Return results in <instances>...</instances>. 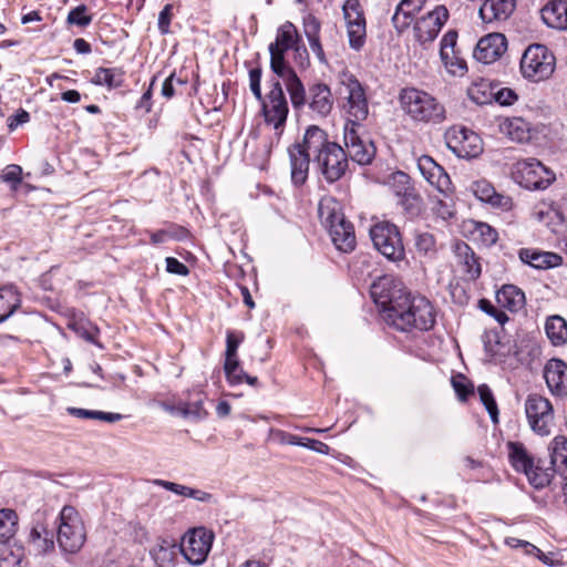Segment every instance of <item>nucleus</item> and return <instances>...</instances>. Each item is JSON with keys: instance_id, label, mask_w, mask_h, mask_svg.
Listing matches in <instances>:
<instances>
[{"instance_id": "nucleus-1", "label": "nucleus", "mask_w": 567, "mask_h": 567, "mask_svg": "<svg viewBox=\"0 0 567 567\" xmlns=\"http://www.w3.org/2000/svg\"><path fill=\"white\" fill-rule=\"evenodd\" d=\"M436 313L434 307L423 296H412L410 292L401 301H395L392 309H388L383 320L402 332L412 330L429 331L435 324Z\"/></svg>"}, {"instance_id": "nucleus-2", "label": "nucleus", "mask_w": 567, "mask_h": 567, "mask_svg": "<svg viewBox=\"0 0 567 567\" xmlns=\"http://www.w3.org/2000/svg\"><path fill=\"white\" fill-rule=\"evenodd\" d=\"M399 101L402 110L415 122L441 124L446 118L444 105L425 91L404 87Z\"/></svg>"}, {"instance_id": "nucleus-3", "label": "nucleus", "mask_w": 567, "mask_h": 567, "mask_svg": "<svg viewBox=\"0 0 567 567\" xmlns=\"http://www.w3.org/2000/svg\"><path fill=\"white\" fill-rule=\"evenodd\" d=\"M56 540L63 551L76 553L85 543L86 533L80 514L73 506H63L59 515Z\"/></svg>"}, {"instance_id": "nucleus-4", "label": "nucleus", "mask_w": 567, "mask_h": 567, "mask_svg": "<svg viewBox=\"0 0 567 567\" xmlns=\"http://www.w3.org/2000/svg\"><path fill=\"white\" fill-rule=\"evenodd\" d=\"M556 66L553 52L544 44L529 45L520 60V71L525 79L539 82L548 79Z\"/></svg>"}, {"instance_id": "nucleus-5", "label": "nucleus", "mask_w": 567, "mask_h": 567, "mask_svg": "<svg viewBox=\"0 0 567 567\" xmlns=\"http://www.w3.org/2000/svg\"><path fill=\"white\" fill-rule=\"evenodd\" d=\"M260 102L265 123L272 126L278 142L285 131L289 113L288 102L279 80H272L270 91Z\"/></svg>"}, {"instance_id": "nucleus-6", "label": "nucleus", "mask_w": 567, "mask_h": 567, "mask_svg": "<svg viewBox=\"0 0 567 567\" xmlns=\"http://www.w3.org/2000/svg\"><path fill=\"white\" fill-rule=\"evenodd\" d=\"M370 237L375 249L393 262L405 258V249L399 228L389 221L375 224L370 229Z\"/></svg>"}, {"instance_id": "nucleus-7", "label": "nucleus", "mask_w": 567, "mask_h": 567, "mask_svg": "<svg viewBox=\"0 0 567 567\" xmlns=\"http://www.w3.org/2000/svg\"><path fill=\"white\" fill-rule=\"evenodd\" d=\"M512 176L527 189H546L555 181V174L536 158L517 161L513 165Z\"/></svg>"}, {"instance_id": "nucleus-8", "label": "nucleus", "mask_w": 567, "mask_h": 567, "mask_svg": "<svg viewBox=\"0 0 567 567\" xmlns=\"http://www.w3.org/2000/svg\"><path fill=\"white\" fill-rule=\"evenodd\" d=\"M525 414L530 430L539 435L547 436L554 425V409L551 402L537 393L527 395L525 400Z\"/></svg>"}, {"instance_id": "nucleus-9", "label": "nucleus", "mask_w": 567, "mask_h": 567, "mask_svg": "<svg viewBox=\"0 0 567 567\" xmlns=\"http://www.w3.org/2000/svg\"><path fill=\"white\" fill-rule=\"evenodd\" d=\"M269 53L271 71L284 80L292 107L299 111L300 106L306 101L303 83L297 75L296 71L286 62V52L269 49Z\"/></svg>"}, {"instance_id": "nucleus-10", "label": "nucleus", "mask_w": 567, "mask_h": 567, "mask_svg": "<svg viewBox=\"0 0 567 567\" xmlns=\"http://www.w3.org/2000/svg\"><path fill=\"white\" fill-rule=\"evenodd\" d=\"M269 53L271 71L284 80L292 107L299 111L300 106L306 101L303 83L297 75L296 71L286 62V52L269 49Z\"/></svg>"}, {"instance_id": "nucleus-11", "label": "nucleus", "mask_w": 567, "mask_h": 567, "mask_svg": "<svg viewBox=\"0 0 567 567\" xmlns=\"http://www.w3.org/2000/svg\"><path fill=\"white\" fill-rule=\"evenodd\" d=\"M360 128L355 124H344L343 142L347 158L364 166L372 163L377 148L370 138L360 134Z\"/></svg>"}, {"instance_id": "nucleus-12", "label": "nucleus", "mask_w": 567, "mask_h": 567, "mask_svg": "<svg viewBox=\"0 0 567 567\" xmlns=\"http://www.w3.org/2000/svg\"><path fill=\"white\" fill-rule=\"evenodd\" d=\"M449 150L460 158L476 157L482 152L480 136L464 126H452L445 132Z\"/></svg>"}, {"instance_id": "nucleus-13", "label": "nucleus", "mask_w": 567, "mask_h": 567, "mask_svg": "<svg viewBox=\"0 0 567 567\" xmlns=\"http://www.w3.org/2000/svg\"><path fill=\"white\" fill-rule=\"evenodd\" d=\"M313 163L329 184L341 179L348 169L346 151L338 143L329 145L326 152L315 156Z\"/></svg>"}, {"instance_id": "nucleus-14", "label": "nucleus", "mask_w": 567, "mask_h": 567, "mask_svg": "<svg viewBox=\"0 0 567 567\" xmlns=\"http://www.w3.org/2000/svg\"><path fill=\"white\" fill-rule=\"evenodd\" d=\"M214 534L205 527L194 528L188 532L181 545V551L192 565L203 564L213 545Z\"/></svg>"}, {"instance_id": "nucleus-15", "label": "nucleus", "mask_w": 567, "mask_h": 567, "mask_svg": "<svg viewBox=\"0 0 567 567\" xmlns=\"http://www.w3.org/2000/svg\"><path fill=\"white\" fill-rule=\"evenodd\" d=\"M343 18L347 24L349 45L359 51L365 43L367 23L359 0H346L342 6Z\"/></svg>"}, {"instance_id": "nucleus-16", "label": "nucleus", "mask_w": 567, "mask_h": 567, "mask_svg": "<svg viewBox=\"0 0 567 567\" xmlns=\"http://www.w3.org/2000/svg\"><path fill=\"white\" fill-rule=\"evenodd\" d=\"M447 19L449 10L446 7L436 6L432 11L415 21L413 27L415 40L422 45L433 42Z\"/></svg>"}, {"instance_id": "nucleus-17", "label": "nucleus", "mask_w": 567, "mask_h": 567, "mask_svg": "<svg viewBox=\"0 0 567 567\" xmlns=\"http://www.w3.org/2000/svg\"><path fill=\"white\" fill-rule=\"evenodd\" d=\"M347 104L344 105L348 114L346 124H355L361 127V122L368 117L369 105L365 91L362 84L353 76H350L346 83Z\"/></svg>"}, {"instance_id": "nucleus-18", "label": "nucleus", "mask_w": 567, "mask_h": 567, "mask_svg": "<svg viewBox=\"0 0 567 567\" xmlns=\"http://www.w3.org/2000/svg\"><path fill=\"white\" fill-rule=\"evenodd\" d=\"M370 293L374 302L380 307L382 317L388 309H392L395 301H401L408 293L400 282L389 276L378 278L370 288Z\"/></svg>"}, {"instance_id": "nucleus-19", "label": "nucleus", "mask_w": 567, "mask_h": 567, "mask_svg": "<svg viewBox=\"0 0 567 567\" xmlns=\"http://www.w3.org/2000/svg\"><path fill=\"white\" fill-rule=\"evenodd\" d=\"M305 103L299 110L308 105L309 110L319 117L328 116L333 107V96L326 83H313L305 89Z\"/></svg>"}, {"instance_id": "nucleus-20", "label": "nucleus", "mask_w": 567, "mask_h": 567, "mask_svg": "<svg viewBox=\"0 0 567 567\" xmlns=\"http://www.w3.org/2000/svg\"><path fill=\"white\" fill-rule=\"evenodd\" d=\"M507 50L506 37L502 33H489L480 39L473 56L484 64L497 61Z\"/></svg>"}, {"instance_id": "nucleus-21", "label": "nucleus", "mask_w": 567, "mask_h": 567, "mask_svg": "<svg viewBox=\"0 0 567 567\" xmlns=\"http://www.w3.org/2000/svg\"><path fill=\"white\" fill-rule=\"evenodd\" d=\"M417 167L422 176L443 195L452 193V182L445 169L431 156L422 155L417 159Z\"/></svg>"}, {"instance_id": "nucleus-22", "label": "nucleus", "mask_w": 567, "mask_h": 567, "mask_svg": "<svg viewBox=\"0 0 567 567\" xmlns=\"http://www.w3.org/2000/svg\"><path fill=\"white\" fill-rule=\"evenodd\" d=\"M546 384L556 396L567 395V363L561 359H550L544 368Z\"/></svg>"}, {"instance_id": "nucleus-23", "label": "nucleus", "mask_w": 567, "mask_h": 567, "mask_svg": "<svg viewBox=\"0 0 567 567\" xmlns=\"http://www.w3.org/2000/svg\"><path fill=\"white\" fill-rule=\"evenodd\" d=\"M269 49L287 52L293 50L298 54H308L297 28L290 21L285 22L277 29L276 40L269 44Z\"/></svg>"}, {"instance_id": "nucleus-24", "label": "nucleus", "mask_w": 567, "mask_h": 567, "mask_svg": "<svg viewBox=\"0 0 567 567\" xmlns=\"http://www.w3.org/2000/svg\"><path fill=\"white\" fill-rule=\"evenodd\" d=\"M515 0H484L478 14L484 23L506 21L515 10Z\"/></svg>"}, {"instance_id": "nucleus-25", "label": "nucleus", "mask_w": 567, "mask_h": 567, "mask_svg": "<svg viewBox=\"0 0 567 567\" xmlns=\"http://www.w3.org/2000/svg\"><path fill=\"white\" fill-rule=\"evenodd\" d=\"M290 159L291 181L296 186L303 185L308 178L310 154L299 145L292 144L288 148Z\"/></svg>"}, {"instance_id": "nucleus-26", "label": "nucleus", "mask_w": 567, "mask_h": 567, "mask_svg": "<svg viewBox=\"0 0 567 567\" xmlns=\"http://www.w3.org/2000/svg\"><path fill=\"white\" fill-rule=\"evenodd\" d=\"M454 252L462 271L468 280L475 281L482 274L480 258L474 250L464 241L455 244Z\"/></svg>"}, {"instance_id": "nucleus-27", "label": "nucleus", "mask_w": 567, "mask_h": 567, "mask_svg": "<svg viewBox=\"0 0 567 567\" xmlns=\"http://www.w3.org/2000/svg\"><path fill=\"white\" fill-rule=\"evenodd\" d=\"M390 185L393 193L401 198V204L406 210L414 209V203L419 200L414 187L411 184V178L404 172L398 171L390 176Z\"/></svg>"}, {"instance_id": "nucleus-28", "label": "nucleus", "mask_w": 567, "mask_h": 567, "mask_svg": "<svg viewBox=\"0 0 567 567\" xmlns=\"http://www.w3.org/2000/svg\"><path fill=\"white\" fill-rule=\"evenodd\" d=\"M518 256L523 262L536 269H550L563 264V258L558 254L534 248H522Z\"/></svg>"}, {"instance_id": "nucleus-29", "label": "nucleus", "mask_w": 567, "mask_h": 567, "mask_svg": "<svg viewBox=\"0 0 567 567\" xmlns=\"http://www.w3.org/2000/svg\"><path fill=\"white\" fill-rule=\"evenodd\" d=\"M336 248L342 252H350L355 247L353 225L344 219L327 228Z\"/></svg>"}, {"instance_id": "nucleus-30", "label": "nucleus", "mask_w": 567, "mask_h": 567, "mask_svg": "<svg viewBox=\"0 0 567 567\" xmlns=\"http://www.w3.org/2000/svg\"><path fill=\"white\" fill-rule=\"evenodd\" d=\"M298 143L305 152H308L310 155L313 154L315 157L326 152V148L336 142L329 141L327 132L319 126L310 125L306 130L302 141Z\"/></svg>"}, {"instance_id": "nucleus-31", "label": "nucleus", "mask_w": 567, "mask_h": 567, "mask_svg": "<svg viewBox=\"0 0 567 567\" xmlns=\"http://www.w3.org/2000/svg\"><path fill=\"white\" fill-rule=\"evenodd\" d=\"M303 32L309 42L311 51L316 54L321 64H327V58L320 41L321 23L312 13H308L302 19Z\"/></svg>"}, {"instance_id": "nucleus-32", "label": "nucleus", "mask_w": 567, "mask_h": 567, "mask_svg": "<svg viewBox=\"0 0 567 567\" xmlns=\"http://www.w3.org/2000/svg\"><path fill=\"white\" fill-rule=\"evenodd\" d=\"M206 394L200 390H193L187 393V399L181 400L183 408V419L199 422L208 416V411L204 406Z\"/></svg>"}, {"instance_id": "nucleus-33", "label": "nucleus", "mask_w": 567, "mask_h": 567, "mask_svg": "<svg viewBox=\"0 0 567 567\" xmlns=\"http://www.w3.org/2000/svg\"><path fill=\"white\" fill-rule=\"evenodd\" d=\"M542 19L546 25L557 30H567V0H555L542 9Z\"/></svg>"}, {"instance_id": "nucleus-34", "label": "nucleus", "mask_w": 567, "mask_h": 567, "mask_svg": "<svg viewBox=\"0 0 567 567\" xmlns=\"http://www.w3.org/2000/svg\"><path fill=\"white\" fill-rule=\"evenodd\" d=\"M28 543L37 554H45L54 548V535L42 523L32 525Z\"/></svg>"}, {"instance_id": "nucleus-35", "label": "nucleus", "mask_w": 567, "mask_h": 567, "mask_svg": "<svg viewBox=\"0 0 567 567\" xmlns=\"http://www.w3.org/2000/svg\"><path fill=\"white\" fill-rule=\"evenodd\" d=\"M550 464L557 473L567 480V437L563 435L555 436L548 445Z\"/></svg>"}, {"instance_id": "nucleus-36", "label": "nucleus", "mask_w": 567, "mask_h": 567, "mask_svg": "<svg viewBox=\"0 0 567 567\" xmlns=\"http://www.w3.org/2000/svg\"><path fill=\"white\" fill-rule=\"evenodd\" d=\"M497 303L511 312H517L525 306V293L514 285H504L496 292Z\"/></svg>"}, {"instance_id": "nucleus-37", "label": "nucleus", "mask_w": 567, "mask_h": 567, "mask_svg": "<svg viewBox=\"0 0 567 567\" xmlns=\"http://www.w3.org/2000/svg\"><path fill=\"white\" fill-rule=\"evenodd\" d=\"M508 451V460L511 465L516 472H522L525 475L530 471L534 457L528 453L522 442L509 441L506 444Z\"/></svg>"}, {"instance_id": "nucleus-38", "label": "nucleus", "mask_w": 567, "mask_h": 567, "mask_svg": "<svg viewBox=\"0 0 567 567\" xmlns=\"http://www.w3.org/2000/svg\"><path fill=\"white\" fill-rule=\"evenodd\" d=\"M318 216L326 228L346 218L341 210L340 203L332 196H323L320 199L318 204Z\"/></svg>"}, {"instance_id": "nucleus-39", "label": "nucleus", "mask_w": 567, "mask_h": 567, "mask_svg": "<svg viewBox=\"0 0 567 567\" xmlns=\"http://www.w3.org/2000/svg\"><path fill=\"white\" fill-rule=\"evenodd\" d=\"M473 194L477 199L488 203L494 207H505L509 198L498 194L494 186L486 179L476 181L472 184Z\"/></svg>"}, {"instance_id": "nucleus-40", "label": "nucleus", "mask_w": 567, "mask_h": 567, "mask_svg": "<svg viewBox=\"0 0 567 567\" xmlns=\"http://www.w3.org/2000/svg\"><path fill=\"white\" fill-rule=\"evenodd\" d=\"M21 305V297L12 285L0 288V323L6 321Z\"/></svg>"}, {"instance_id": "nucleus-41", "label": "nucleus", "mask_w": 567, "mask_h": 567, "mask_svg": "<svg viewBox=\"0 0 567 567\" xmlns=\"http://www.w3.org/2000/svg\"><path fill=\"white\" fill-rule=\"evenodd\" d=\"M557 473L556 468L550 464V466H543L542 462L533 463L530 471L527 472L526 477L529 484L536 489H542L548 486Z\"/></svg>"}, {"instance_id": "nucleus-42", "label": "nucleus", "mask_w": 567, "mask_h": 567, "mask_svg": "<svg viewBox=\"0 0 567 567\" xmlns=\"http://www.w3.org/2000/svg\"><path fill=\"white\" fill-rule=\"evenodd\" d=\"M545 331L554 346H560L567 341V322L560 316L548 317L545 322Z\"/></svg>"}, {"instance_id": "nucleus-43", "label": "nucleus", "mask_w": 567, "mask_h": 567, "mask_svg": "<svg viewBox=\"0 0 567 567\" xmlns=\"http://www.w3.org/2000/svg\"><path fill=\"white\" fill-rule=\"evenodd\" d=\"M414 246L420 256L429 259H434L439 251L435 236L426 230L415 231Z\"/></svg>"}, {"instance_id": "nucleus-44", "label": "nucleus", "mask_w": 567, "mask_h": 567, "mask_svg": "<svg viewBox=\"0 0 567 567\" xmlns=\"http://www.w3.org/2000/svg\"><path fill=\"white\" fill-rule=\"evenodd\" d=\"M91 82L95 85L116 89L123 84V73L114 68H97Z\"/></svg>"}, {"instance_id": "nucleus-45", "label": "nucleus", "mask_w": 567, "mask_h": 567, "mask_svg": "<svg viewBox=\"0 0 567 567\" xmlns=\"http://www.w3.org/2000/svg\"><path fill=\"white\" fill-rule=\"evenodd\" d=\"M467 95L477 105L489 104L495 96L494 86L491 82L481 80L468 87Z\"/></svg>"}, {"instance_id": "nucleus-46", "label": "nucleus", "mask_w": 567, "mask_h": 567, "mask_svg": "<svg viewBox=\"0 0 567 567\" xmlns=\"http://www.w3.org/2000/svg\"><path fill=\"white\" fill-rule=\"evenodd\" d=\"M18 515L11 508L0 509V543H7L17 533Z\"/></svg>"}, {"instance_id": "nucleus-47", "label": "nucleus", "mask_w": 567, "mask_h": 567, "mask_svg": "<svg viewBox=\"0 0 567 567\" xmlns=\"http://www.w3.org/2000/svg\"><path fill=\"white\" fill-rule=\"evenodd\" d=\"M66 412L75 417L79 419H93L99 421H104L107 423H115L121 421L124 415L121 413H113V412H103V411H95V410H86L81 408H68Z\"/></svg>"}, {"instance_id": "nucleus-48", "label": "nucleus", "mask_w": 567, "mask_h": 567, "mask_svg": "<svg viewBox=\"0 0 567 567\" xmlns=\"http://www.w3.org/2000/svg\"><path fill=\"white\" fill-rule=\"evenodd\" d=\"M477 392L480 400L488 412L492 422L497 424L499 411L491 388L487 384H481L477 388Z\"/></svg>"}, {"instance_id": "nucleus-49", "label": "nucleus", "mask_w": 567, "mask_h": 567, "mask_svg": "<svg viewBox=\"0 0 567 567\" xmlns=\"http://www.w3.org/2000/svg\"><path fill=\"white\" fill-rule=\"evenodd\" d=\"M285 442L290 445L307 447L321 454H327L329 452V446L326 443L315 439L300 437L293 434H287L285 437Z\"/></svg>"}, {"instance_id": "nucleus-50", "label": "nucleus", "mask_w": 567, "mask_h": 567, "mask_svg": "<svg viewBox=\"0 0 567 567\" xmlns=\"http://www.w3.org/2000/svg\"><path fill=\"white\" fill-rule=\"evenodd\" d=\"M2 182L10 184L11 190H18L22 182V167L16 164L8 165L0 175Z\"/></svg>"}, {"instance_id": "nucleus-51", "label": "nucleus", "mask_w": 567, "mask_h": 567, "mask_svg": "<svg viewBox=\"0 0 567 567\" xmlns=\"http://www.w3.org/2000/svg\"><path fill=\"white\" fill-rule=\"evenodd\" d=\"M66 21L70 24L85 28L92 22V16L87 14L85 4H80L69 12Z\"/></svg>"}, {"instance_id": "nucleus-52", "label": "nucleus", "mask_w": 567, "mask_h": 567, "mask_svg": "<svg viewBox=\"0 0 567 567\" xmlns=\"http://www.w3.org/2000/svg\"><path fill=\"white\" fill-rule=\"evenodd\" d=\"M446 71L455 76H463L467 71L465 60L456 55V52L450 53L446 60H442Z\"/></svg>"}, {"instance_id": "nucleus-53", "label": "nucleus", "mask_w": 567, "mask_h": 567, "mask_svg": "<svg viewBox=\"0 0 567 567\" xmlns=\"http://www.w3.org/2000/svg\"><path fill=\"white\" fill-rule=\"evenodd\" d=\"M245 339L243 331L227 330L225 357H236L240 343Z\"/></svg>"}, {"instance_id": "nucleus-54", "label": "nucleus", "mask_w": 567, "mask_h": 567, "mask_svg": "<svg viewBox=\"0 0 567 567\" xmlns=\"http://www.w3.org/2000/svg\"><path fill=\"white\" fill-rule=\"evenodd\" d=\"M457 41V32L449 30L441 39L440 56L441 60H446L450 53L455 52Z\"/></svg>"}, {"instance_id": "nucleus-55", "label": "nucleus", "mask_w": 567, "mask_h": 567, "mask_svg": "<svg viewBox=\"0 0 567 567\" xmlns=\"http://www.w3.org/2000/svg\"><path fill=\"white\" fill-rule=\"evenodd\" d=\"M494 94L495 96L493 101H495L502 106L513 105L518 99L516 92L509 87L496 89L494 86Z\"/></svg>"}, {"instance_id": "nucleus-56", "label": "nucleus", "mask_w": 567, "mask_h": 567, "mask_svg": "<svg viewBox=\"0 0 567 567\" xmlns=\"http://www.w3.org/2000/svg\"><path fill=\"white\" fill-rule=\"evenodd\" d=\"M478 308L486 315L493 317L499 324H504L508 321V317L502 310H498L489 300L481 299L478 301Z\"/></svg>"}, {"instance_id": "nucleus-57", "label": "nucleus", "mask_w": 567, "mask_h": 567, "mask_svg": "<svg viewBox=\"0 0 567 567\" xmlns=\"http://www.w3.org/2000/svg\"><path fill=\"white\" fill-rule=\"evenodd\" d=\"M476 231L478 233L482 243L486 246L494 245L498 239V233L496 229L486 223H477Z\"/></svg>"}, {"instance_id": "nucleus-58", "label": "nucleus", "mask_w": 567, "mask_h": 567, "mask_svg": "<svg viewBox=\"0 0 567 567\" xmlns=\"http://www.w3.org/2000/svg\"><path fill=\"white\" fill-rule=\"evenodd\" d=\"M412 20H413L412 14H408L405 11L399 10V7L396 6L395 12L392 17V23L398 32L401 33L404 30H406L410 27V24L412 23Z\"/></svg>"}, {"instance_id": "nucleus-59", "label": "nucleus", "mask_w": 567, "mask_h": 567, "mask_svg": "<svg viewBox=\"0 0 567 567\" xmlns=\"http://www.w3.org/2000/svg\"><path fill=\"white\" fill-rule=\"evenodd\" d=\"M261 74H262V71H261V68H259V66L254 68L249 71V87L258 101H262L261 86H260Z\"/></svg>"}, {"instance_id": "nucleus-60", "label": "nucleus", "mask_w": 567, "mask_h": 567, "mask_svg": "<svg viewBox=\"0 0 567 567\" xmlns=\"http://www.w3.org/2000/svg\"><path fill=\"white\" fill-rule=\"evenodd\" d=\"M173 4H166L162 9V11L158 14V30L162 34H167L171 32L169 25L173 17Z\"/></svg>"}, {"instance_id": "nucleus-61", "label": "nucleus", "mask_w": 567, "mask_h": 567, "mask_svg": "<svg viewBox=\"0 0 567 567\" xmlns=\"http://www.w3.org/2000/svg\"><path fill=\"white\" fill-rule=\"evenodd\" d=\"M453 388L460 400L466 401L474 393V386L465 378L462 380H453Z\"/></svg>"}, {"instance_id": "nucleus-62", "label": "nucleus", "mask_w": 567, "mask_h": 567, "mask_svg": "<svg viewBox=\"0 0 567 567\" xmlns=\"http://www.w3.org/2000/svg\"><path fill=\"white\" fill-rule=\"evenodd\" d=\"M165 262H166V271L169 274L178 275V276H187L189 274L188 267L185 264L181 262L175 257H167L165 259Z\"/></svg>"}, {"instance_id": "nucleus-63", "label": "nucleus", "mask_w": 567, "mask_h": 567, "mask_svg": "<svg viewBox=\"0 0 567 567\" xmlns=\"http://www.w3.org/2000/svg\"><path fill=\"white\" fill-rule=\"evenodd\" d=\"M154 484L157 486H161L169 492H173L177 495L188 497V491H189L188 486L177 484L174 482L164 481V480H155Z\"/></svg>"}, {"instance_id": "nucleus-64", "label": "nucleus", "mask_w": 567, "mask_h": 567, "mask_svg": "<svg viewBox=\"0 0 567 567\" xmlns=\"http://www.w3.org/2000/svg\"><path fill=\"white\" fill-rule=\"evenodd\" d=\"M30 121V114L23 110L19 109L18 112L8 117V128L9 131H14L18 126L25 124Z\"/></svg>"}]
</instances>
